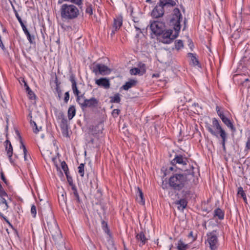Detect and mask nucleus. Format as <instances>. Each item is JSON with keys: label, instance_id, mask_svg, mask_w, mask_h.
<instances>
[{"label": "nucleus", "instance_id": "nucleus-64", "mask_svg": "<svg viewBox=\"0 0 250 250\" xmlns=\"http://www.w3.org/2000/svg\"><path fill=\"white\" fill-rule=\"evenodd\" d=\"M11 5H12V8H13V10H14V9H16L14 5L11 3Z\"/></svg>", "mask_w": 250, "mask_h": 250}, {"label": "nucleus", "instance_id": "nucleus-11", "mask_svg": "<svg viewBox=\"0 0 250 250\" xmlns=\"http://www.w3.org/2000/svg\"><path fill=\"white\" fill-rule=\"evenodd\" d=\"M190 191L188 189H183L182 191V194L183 198L175 202V204L178 205L179 210H183L187 207L188 202L186 199V196L189 195Z\"/></svg>", "mask_w": 250, "mask_h": 250}, {"label": "nucleus", "instance_id": "nucleus-47", "mask_svg": "<svg viewBox=\"0 0 250 250\" xmlns=\"http://www.w3.org/2000/svg\"><path fill=\"white\" fill-rule=\"evenodd\" d=\"M120 110L118 109H115L112 111V114L113 116L117 117L120 113Z\"/></svg>", "mask_w": 250, "mask_h": 250}, {"label": "nucleus", "instance_id": "nucleus-53", "mask_svg": "<svg viewBox=\"0 0 250 250\" xmlns=\"http://www.w3.org/2000/svg\"><path fill=\"white\" fill-rule=\"evenodd\" d=\"M134 27H135L136 31H137V32H139V33H142L140 28L137 25H135Z\"/></svg>", "mask_w": 250, "mask_h": 250}, {"label": "nucleus", "instance_id": "nucleus-32", "mask_svg": "<svg viewBox=\"0 0 250 250\" xmlns=\"http://www.w3.org/2000/svg\"><path fill=\"white\" fill-rule=\"evenodd\" d=\"M78 172L82 177H83L84 174V165L83 164H81L78 167Z\"/></svg>", "mask_w": 250, "mask_h": 250}, {"label": "nucleus", "instance_id": "nucleus-23", "mask_svg": "<svg viewBox=\"0 0 250 250\" xmlns=\"http://www.w3.org/2000/svg\"><path fill=\"white\" fill-rule=\"evenodd\" d=\"M136 83V81L134 80H130L129 81L126 82L122 86V88L125 90H127L129 88L135 86Z\"/></svg>", "mask_w": 250, "mask_h": 250}, {"label": "nucleus", "instance_id": "nucleus-60", "mask_svg": "<svg viewBox=\"0 0 250 250\" xmlns=\"http://www.w3.org/2000/svg\"><path fill=\"white\" fill-rule=\"evenodd\" d=\"M24 82V86L25 87V89L27 87H29V86L28 85V84H27V83L26 82Z\"/></svg>", "mask_w": 250, "mask_h": 250}, {"label": "nucleus", "instance_id": "nucleus-22", "mask_svg": "<svg viewBox=\"0 0 250 250\" xmlns=\"http://www.w3.org/2000/svg\"><path fill=\"white\" fill-rule=\"evenodd\" d=\"M213 217L220 220L224 218V212L220 208H217L214 210Z\"/></svg>", "mask_w": 250, "mask_h": 250}, {"label": "nucleus", "instance_id": "nucleus-49", "mask_svg": "<svg viewBox=\"0 0 250 250\" xmlns=\"http://www.w3.org/2000/svg\"><path fill=\"white\" fill-rule=\"evenodd\" d=\"M16 17L17 20H18L19 22H20L21 27L22 26H24L25 25L24 24L23 22H22V21L21 18L20 17V16H19V15H17Z\"/></svg>", "mask_w": 250, "mask_h": 250}, {"label": "nucleus", "instance_id": "nucleus-30", "mask_svg": "<svg viewBox=\"0 0 250 250\" xmlns=\"http://www.w3.org/2000/svg\"><path fill=\"white\" fill-rule=\"evenodd\" d=\"M110 99V102L112 103H119L121 101V98L119 94L114 95V96L111 97Z\"/></svg>", "mask_w": 250, "mask_h": 250}, {"label": "nucleus", "instance_id": "nucleus-62", "mask_svg": "<svg viewBox=\"0 0 250 250\" xmlns=\"http://www.w3.org/2000/svg\"><path fill=\"white\" fill-rule=\"evenodd\" d=\"M63 135L64 136H68V131L67 132L65 131L64 132V134H63Z\"/></svg>", "mask_w": 250, "mask_h": 250}, {"label": "nucleus", "instance_id": "nucleus-42", "mask_svg": "<svg viewBox=\"0 0 250 250\" xmlns=\"http://www.w3.org/2000/svg\"><path fill=\"white\" fill-rule=\"evenodd\" d=\"M56 91L58 93V97L59 99H61V94H62V90L59 86V84L57 83H56Z\"/></svg>", "mask_w": 250, "mask_h": 250}, {"label": "nucleus", "instance_id": "nucleus-50", "mask_svg": "<svg viewBox=\"0 0 250 250\" xmlns=\"http://www.w3.org/2000/svg\"><path fill=\"white\" fill-rule=\"evenodd\" d=\"M21 148H22L23 149V152H27V150L26 148L25 145L23 144L21 140Z\"/></svg>", "mask_w": 250, "mask_h": 250}, {"label": "nucleus", "instance_id": "nucleus-59", "mask_svg": "<svg viewBox=\"0 0 250 250\" xmlns=\"http://www.w3.org/2000/svg\"><path fill=\"white\" fill-rule=\"evenodd\" d=\"M13 11H14V13H15V16H16L17 15H19V14H18V13L17 11L16 10V9H14V10H13Z\"/></svg>", "mask_w": 250, "mask_h": 250}, {"label": "nucleus", "instance_id": "nucleus-20", "mask_svg": "<svg viewBox=\"0 0 250 250\" xmlns=\"http://www.w3.org/2000/svg\"><path fill=\"white\" fill-rule=\"evenodd\" d=\"M136 198L137 201L141 204L142 205H144L145 203V201L144 198L143 193L142 190L139 188H137Z\"/></svg>", "mask_w": 250, "mask_h": 250}, {"label": "nucleus", "instance_id": "nucleus-29", "mask_svg": "<svg viewBox=\"0 0 250 250\" xmlns=\"http://www.w3.org/2000/svg\"><path fill=\"white\" fill-rule=\"evenodd\" d=\"M68 1L75 4L81 9L83 6V0H68Z\"/></svg>", "mask_w": 250, "mask_h": 250}, {"label": "nucleus", "instance_id": "nucleus-41", "mask_svg": "<svg viewBox=\"0 0 250 250\" xmlns=\"http://www.w3.org/2000/svg\"><path fill=\"white\" fill-rule=\"evenodd\" d=\"M65 175L66 176L68 183H69V185L71 187V188H72L73 186H75L73 183L72 178L70 175H69V174Z\"/></svg>", "mask_w": 250, "mask_h": 250}, {"label": "nucleus", "instance_id": "nucleus-24", "mask_svg": "<svg viewBox=\"0 0 250 250\" xmlns=\"http://www.w3.org/2000/svg\"><path fill=\"white\" fill-rule=\"evenodd\" d=\"M188 57L190 58V63L193 65H198L199 62L196 57V54L192 53H189L188 54Z\"/></svg>", "mask_w": 250, "mask_h": 250}, {"label": "nucleus", "instance_id": "nucleus-40", "mask_svg": "<svg viewBox=\"0 0 250 250\" xmlns=\"http://www.w3.org/2000/svg\"><path fill=\"white\" fill-rule=\"evenodd\" d=\"M249 150H250V136L247 138V140L246 143L245 151L248 152Z\"/></svg>", "mask_w": 250, "mask_h": 250}, {"label": "nucleus", "instance_id": "nucleus-5", "mask_svg": "<svg viewBox=\"0 0 250 250\" xmlns=\"http://www.w3.org/2000/svg\"><path fill=\"white\" fill-rule=\"evenodd\" d=\"M176 4V2L173 0H159L158 2L151 12V16L153 18H161L164 14L165 7H173Z\"/></svg>", "mask_w": 250, "mask_h": 250}, {"label": "nucleus", "instance_id": "nucleus-48", "mask_svg": "<svg viewBox=\"0 0 250 250\" xmlns=\"http://www.w3.org/2000/svg\"><path fill=\"white\" fill-rule=\"evenodd\" d=\"M72 190H73V193L74 195V196H76L79 195L78 192L77 191V188L76 186H73L72 188H71Z\"/></svg>", "mask_w": 250, "mask_h": 250}, {"label": "nucleus", "instance_id": "nucleus-6", "mask_svg": "<svg viewBox=\"0 0 250 250\" xmlns=\"http://www.w3.org/2000/svg\"><path fill=\"white\" fill-rule=\"evenodd\" d=\"M206 127L211 135L216 137H218V135L222 133L225 132L221 126L219 121L215 118L212 120V125H208Z\"/></svg>", "mask_w": 250, "mask_h": 250}, {"label": "nucleus", "instance_id": "nucleus-4", "mask_svg": "<svg viewBox=\"0 0 250 250\" xmlns=\"http://www.w3.org/2000/svg\"><path fill=\"white\" fill-rule=\"evenodd\" d=\"M47 225L45 226L46 231L50 233L52 239L56 243H59L62 240V236L58 225L53 215L46 219Z\"/></svg>", "mask_w": 250, "mask_h": 250}, {"label": "nucleus", "instance_id": "nucleus-7", "mask_svg": "<svg viewBox=\"0 0 250 250\" xmlns=\"http://www.w3.org/2000/svg\"><path fill=\"white\" fill-rule=\"evenodd\" d=\"M207 242L209 245L210 250H217L219 246V243L216 230H213L212 232L207 233Z\"/></svg>", "mask_w": 250, "mask_h": 250}, {"label": "nucleus", "instance_id": "nucleus-51", "mask_svg": "<svg viewBox=\"0 0 250 250\" xmlns=\"http://www.w3.org/2000/svg\"><path fill=\"white\" fill-rule=\"evenodd\" d=\"M0 176H1V178L2 179V180L5 183V184H7V181H6V179L3 174V172H1L0 173Z\"/></svg>", "mask_w": 250, "mask_h": 250}, {"label": "nucleus", "instance_id": "nucleus-14", "mask_svg": "<svg viewBox=\"0 0 250 250\" xmlns=\"http://www.w3.org/2000/svg\"><path fill=\"white\" fill-rule=\"evenodd\" d=\"M95 83L106 89H108L110 85L109 80L106 78H101L96 80Z\"/></svg>", "mask_w": 250, "mask_h": 250}, {"label": "nucleus", "instance_id": "nucleus-18", "mask_svg": "<svg viewBox=\"0 0 250 250\" xmlns=\"http://www.w3.org/2000/svg\"><path fill=\"white\" fill-rule=\"evenodd\" d=\"M123 24V17L122 16H117L114 20L113 27L115 31L119 29Z\"/></svg>", "mask_w": 250, "mask_h": 250}, {"label": "nucleus", "instance_id": "nucleus-16", "mask_svg": "<svg viewBox=\"0 0 250 250\" xmlns=\"http://www.w3.org/2000/svg\"><path fill=\"white\" fill-rule=\"evenodd\" d=\"M146 73L145 64H142L140 68H133L130 70V73L131 75H143Z\"/></svg>", "mask_w": 250, "mask_h": 250}, {"label": "nucleus", "instance_id": "nucleus-25", "mask_svg": "<svg viewBox=\"0 0 250 250\" xmlns=\"http://www.w3.org/2000/svg\"><path fill=\"white\" fill-rule=\"evenodd\" d=\"M22 30L27 36V39L28 40L29 42L30 43H33L34 41L35 40L34 36H32L30 35L29 32L26 28V26L24 25V26L22 27Z\"/></svg>", "mask_w": 250, "mask_h": 250}, {"label": "nucleus", "instance_id": "nucleus-61", "mask_svg": "<svg viewBox=\"0 0 250 250\" xmlns=\"http://www.w3.org/2000/svg\"><path fill=\"white\" fill-rule=\"evenodd\" d=\"M222 145V147H223V150L224 151H226V146H225V145Z\"/></svg>", "mask_w": 250, "mask_h": 250}, {"label": "nucleus", "instance_id": "nucleus-34", "mask_svg": "<svg viewBox=\"0 0 250 250\" xmlns=\"http://www.w3.org/2000/svg\"><path fill=\"white\" fill-rule=\"evenodd\" d=\"M220 137L222 139V145H225L226 142L227 141V133L225 132L222 133L220 135Z\"/></svg>", "mask_w": 250, "mask_h": 250}, {"label": "nucleus", "instance_id": "nucleus-45", "mask_svg": "<svg viewBox=\"0 0 250 250\" xmlns=\"http://www.w3.org/2000/svg\"><path fill=\"white\" fill-rule=\"evenodd\" d=\"M216 110L218 115L220 117V118L222 117V115H224L223 112L220 110V107L218 106L216 107Z\"/></svg>", "mask_w": 250, "mask_h": 250}, {"label": "nucleus", "instance_id": "nucleus-8", "mask_svg": "<svg viewBox=\"0 0 250 250\" xmlns=\"http://www.w3.org/2000/svg\"><path fill=\"white\" fill-rule=\"evenodd\" d=\"M91 69L96 75H105L109 74L111 72L110 69L107 66L102 63H94Z\"/></svg>", "mask_w": 250, "mask_h": 250}, {"label": "nucleus", "instance_id": "nucleus-56", "mask_svg": "<svg viewBox=\"0 0 250 250\" xmlns=\"http://www.w3.org/2000/svg\"><path fill=\"white\" fill-rule=\"evenodd\" d=\"M63 1H68V0H58V3L62 4Z\"/></svg>", "mask_w": 250, "mask_h": 250}, {"label": "nucleus", "instance_id": "nucleus-9", "mask_svg": "<svg viewBox=\"0 0 250 250\" xmlns=\"http://www.w3.org/2000/svg\"><path fill=\"white\" fill-rule=\"evenodd\" d=\"M150 28L156 35H161L165 28V23L161 21H153L150 22Z\"/></svg>", "mask_w": 250, "mask_h": 250}, {"label": "nucleus", "instance_id": "nucleus-31", "mask_svg": "<svg viewBox=\"0 0 250 250\" xmlns=\"http://www.w3.org/2000/svg\"><path fill=\"white\" fill-rule=\"evenodd\" d=\"M26 91L27 92L29 98L31 100H34L36 98V95L32 91V90L30 88V87H27L26 88Z\"/></svg>", "mask_w": 250, "mask_h": 250}, {"label": "nucleus", "instance_id": "nucleus-12", "mask_svg": "<svg viewBox=\"0 0 250 250\" xmlns=\"http://www.w3.org/2000/svg\"><path fill=\"white\" fill-rule=\"evenodd\" d=\"M99 100L95 98H91L89 99H85L82 103H79L82 108L90 107L94 108L98 106Z\"/></svg>", "mask_w": 250, "mask_h": 250}, {"label": "nucleus", "instance_id": "nucleus-27", "mask_svg": "<svg viewBox=\"0 0 250 250\" xmlns=\"http://www.w3.org/2000/svg\"><path fill=\"white\" fill-rule=\"evenodd\" d=\"M187 248V244H185L182 240L178 241L177 245V249L178 250H186Z\"/></svg>", "mask_w": 250, "mask_h": 250}, {"label": "nucleus", "instance_id": "nucleus-46", "mask_svg": "<svg viewBox=\"0 0 250 250\" xmlns=\"http://www.w3.org/2000/svg\"><path fill=\"white\" fill-rule=\"evenodd\" d=\"M69 99V93L68 91L66 92L64 94V101L65 103H67Z\"/></svg>", "mask_w": 250, "mask_h": 250}, {"label": "nucleus", "instance_id": "nucleus-10", "mask_svg": "<svg viewBox=\"0 0 250 250\" xmlns=\"http://www.w3.org/2000/svg\"><path fill=\"white\" fill-rule=\"evenodd\" d=\"M188 158L182 155H176L174 158L171 161L172 166H175L177 164L181 165L182 166L181 168L188 167V166L189 165L188 164Z\"/></svg>", "mask_w": 250, "mask_h": 250}, {"label": "nucleus", "instance_id": "nucleus-63", "mask_svg": "<svg viewBox=\"0 0 250 250\" xmlns=\"http://www.w3.org/2000/svg\"><path fill=\"white\" fill-rule=\"evenodd\" d=\"M140 34L141 33H139V32H138L136 35V37L138 38Z\"/></svg>", "mask_w": 250, "mask_h": 250}, {"label": "nucleus", "instance_id": "nucleus-43", "mask_svg": "<svg viewBox=\"0 0 250 250\" xmlns=\"http://www.w3.org/2000/svg\"><path fill=\"white\" fill-rule=\"evenodd\" d=\"M31 213L33 217H35L37 213L36 207L35 205H32L31 208Z\"/></svg>", "mask_w": 250, "mask_h": 250}, {"label": "nucleus", "instance_id": "nucleus-44", "mask_svg": "<svg viewBox=\"0 0 250 250\" xmlns=\"http://www.w3.org/2000/svg\"><path fill=\"white\" fill-rule=\"evenodd\" d=\"M102 225H103V229H104V231H105V232L108 233L109 232V230L108 229L107 224L106 223H105L104 221H103L102 222Z\"/></svg>", "mask_w": 250, "mask_h": 250}, {"label": "nucleus", "instance_id": "nucleus-52", "mask_svg": "<svg viewBox=\"0 0 250 250\" xmlns=\"http://www.w3.org/2000/svg\"><path fill=\"white\" fill-rule=\"evenodd\" d=\"M0 46L3 51L5 50V47L2 43V42L1 41V37H0Z\"/></svg>", "mask_w": 250, "mask_h": 250}, {"label": "nucleus", "instance_id": "nucleus-17", "mask_svg": "<svg viewBox=\"0 0 250 250\" xmlns=\"http://www.w3.org/2000/svg\"><path fill=\"white\" fill-rule=\"evenodd\" d=\"M136 239L140 246L145 245L147 240L144 232L142 231L136 235Z\"/></svg>", "mask_w": 250, "mask_h": 250}, {"label": "nucleus", "instance_id": "nucleus-33", "mask_svg": "<svg viewBox=\"0 0 250 250\" xmlns=\"http://www.w3.org/2000/svg\"><path fill=\"white\" fill-rule=\"evenodd\" d=\"M61 166H62V169H63V170L64 171V172L65 173V174L67 175V174H69L68 168L67 165L64 161H63L62 162Z\"/></svg>", "mask_w": 250, "mask_h": 250}, {"label": "nucleus", "instance_id": "nucleus-36", "mask_svg": "<svg viewBox=\"0 0 250 250\" xmlns=\"http://www.w3.org/2000/svg\"><path fill=\"white\" fill-rule=\"evenodd\" d=\"M30 124L33 127L34 132L37 133L40 131V129L38 128L36 123L34 121H31Z\"/></svg>", "mask_w": 250, "mask_h": 250}, {"label": "nucleus", "instance_id": "nucleus-57", "mask_svg": "<svg viewBox=\"0 0 250 250\" xmlns=\"http://www.w3.org/2000/svg\"><path fill=\"white\" fill-rule=\"evenodd\" d=\"M23 153H24V160L25 161H27V152H23Z\"/></svg>", "mask_w": 250, "mask_h": 250}, {"label": "nucleus", "instance_id": "nucleus-19", "mask_svg": "<svg viewBox=\"0 0 250 250\" xmlns=\"http://www.w3.org/2000/svg\"><path fill=\"white\" fill-rule=\"evenodd\" d=\"M61 116L62 120L60 126L62 134H64L65 131L67 132V120L62 114Z\"/></svg>", "mask_w": 250, "mask_h": 250}, {"label": "nucleus", "instance_id": "nucleus-28", "mask_svg": "<svg viewBox=\"0 0 250 250\" xmlns=\"http://www.w3.org/2000/svg\"><path fill=\"white\" fill-rule=\"evenodd\" d=\"M238 194H239L241 195V196L243 198L245 203H246V204L248 203L246 194H245L243 188L241 187L238 188Z\"/></svg>", "mask_w": 250, "mask_h": 250}, {"label": "nucleus", "instance_id": "nucleus-58", "mask_svg": "<svg viewBox=\"0 0 250 250\" xmlns=\"http://www.w3.org/2000/svg\"><path fill=\"white\" fill-rule=\"evenodd\" d=\"M188 42H190V43L189 44V45H190V48H191L192 46H193V43L192 42L191 40H189Z\"/></svg>", "mask_w": 250, "mask_h": 250}, {"label": "nucleus", "instance_id": "nucleus-38", "mask_svg": "<svg viewBox=\"0 0 250 250\" xmlns=\"http://www.w3.org/2000/svg\"><path fill=\"white\" fill-rule=\"evenodd\" d=\"M30 124L33 127L34 132L37 133L40 131V129L38 128L36 123L34 121H31Z\"/></svg>", "mask_w": 250, "mask_h": 250}, {"label": "nucleus", "instance_id": "nucleus-35", "mask_svg": "<svg viewBox=\"0 0 250 250\" xmlns=\"http://www.w3.org/2000/svg\"><path fill=\"white\" fill-rule=\"evenodd\" d=\"M175 44V48L177 50H179L183 47V43L181 40L176 41Z\"/></svg>", "mask_w": 250, "mask_h": 250}, {"label": "nucleus", "instance_id": "nucleus-13", "mask_svg": "<svg viewBox=\"0 0 250 250\" xmlns=\"http://www.w3.org/2000/svg\"><path fill=\"white\" fill-rule=\"evenodd\" d=\"M69 80L72 83V89L73 90V93L77 97V101L79 102L80 100V98L83 97V94L81 96L79 95L80 92L77 87V83L75 80V76L73 75H71L70 76Z\"/></svg>", "mask_w": 250, "mask_h": 250}, {"label": "nucleus", "instance_id": "nucleus-54", "mask_svg": "<svg viewBox=\"0 0 250 250\" xmlns=\"http://www.w3.org/2000/svg\"><path fill=\"white\" fill-rule=\"evenodd\" d=\"M175 168H177L176 167H175V166H173L172 167H169V170H170V171H173L174 170H175V171L176 172L177 171V169H175Z\"/></svg>", "mask_w": 250, "mask_h": 250}, {"label": "nucleus", "instance_id": "nucleus-21", "mask_svg": "<svg viewBox=\"0 0 250 250\" xmlns=\"http://www.w3.org/2000/svg\"><path fill=\"white\" fill-rule=\"evenodd\" d=\"M5 143H6L5 149L7 151V154L10 162H12L11 158L13 154V147L10 141L6 140Z\"/></svg>", "mask_w": 250, "mask_h": 250}, {"label": "nucleus", "instance_id": "nucleus-26", "mask_svg": "<svg viewBox=\"0 0 250 250\" xmlns=\"http://www.w3.org/2000/svg\"><path fill=\"white\" fill-rule=\"evenodd\" d=\"M76 114V109L74 105H71L68 110V118L69 120H71Z\"/></svg>", "mask_w": 250, "mask_h": 250}, {"label": "nucleus", "instance_id": "nucleus-15", "mask_svg": "<svg viewBox=\"0 0 250 250\" xmlns=\"http://www.w3.org/2000/svg\"><path fill=\"white\" fill-rule=\"evenodd\" d=\"M222 122L224 124L229 128L230 129L231 131L234 132L236 131V128L234 126L232 122L227 117H226L225 115H222V117H220Z\"/></svg>", "mask_w": 250, "mask_h": 250}, {"label": "nucleus", "instance_id": "nucleus-2", "mask_svg": "<svg viewBox=\"0 0 250 250\" xmlns=\"http://www.w3.org/2000/svg\"><path fill=\"white\" fill-rule=\"evenodd\" d=\"M182 20V16L180 10L178 8H174L172 13L170 24L173 27L175 33L174 35H172V30H165L164 29L161 34L162 35L160 38L161 42L166 44L170 43L178 36L179 32L181 29L180 22Z\"/></svg>", "mask_w": 250, "mask_h": 250}, {"label": "nucleus", "instance_id": "nucleus-1", "mask_svg": "<svg viewBox=\"0 0 250 250\" xmlns=\"http://www.w3.org/2000/svg\"><path fill=\"white\" fill-rule=\"evenodd\" d=\"M194 167L189 165L186 168H179L180 172L173 174L168 179V185L175 191L189 190L191 186V180L194 178Z\"/></svg>", "mask_w": 250, "mask_h": 250}, {"label": "nucleus", "instance_id": "nucleus-39", "mask_svg": "<svg viewBox=\"0 0 250 250\" xmlns=\"http://www.w3.org/2000/svg\"><path fill=\"white\" fill-rule=\"evenodd\" d=\"M85 12L87 14H89L90 15H92V5L91 4H88L86 5V8L85 9Z\"/></svg>", "mask_w": 250, "mask_h": 250}, {"label": "nucleus", "instance_id": "nucleus-55", "mask_svg": "<svg viewBox=\"0 0 250 250\" xmlns=\"http://www.w3.org/2000/svg\"><path fill=\"white\" fill-rule=\"evenodd\" d=\"M75 198H76V200H77V202L78 203H80V202H81V200H80V199L79 195H77V196H75Z\"/></svg>", "mask_w": 250, "mask_h": 250}, {"label": "nucleus", "instance_id": "nucleus-37", "mask_svg": "<svg viewBox=\"0 0 250 250\" xmlns=\"http://www.w3.org/2000/svg\"><path fill=\"white\" fill-rule=\"evenodd\" d=\"M30 124L33 127L34 132L37 133L40 131V129L38 128L36 123L34 121H31Z\"/></svg>", "mask_w": 250, "mask_h": 250}, {"label": "nucleus", "instance_id": "nucleus-3", "mask_svg": "<svg viewBox=\"0 0 250 250\" xmlns=\"http://www.w3.org/2000/svg\"><path fill=\"white\" fill-rule=\"evenodd\" d=\"M74 4H63L60 8L61 16L64 20L76 19L80 15L79 8Z\"/></svg>", "mask_w": 250, "mask_h": 250}]
</instances>
